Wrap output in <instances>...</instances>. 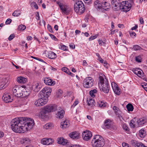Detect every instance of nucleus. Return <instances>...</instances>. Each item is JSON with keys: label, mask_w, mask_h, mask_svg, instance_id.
<instances>
[{"label": "nucleus", "mask_w": 147, "mask_h": 147, "mask_svg": "<svg viewBox=\"0 0 147 147\" xmlns=\"http://www.w3.org/2000/svg\"><path fill=\"white\" fill-rule=\"evenodd\" d=\"M34 124V120L30 118H16L12 121L11 128L16 133H24L29 130Z\"/></svg>", "instance_id": "obj_1"}, {"label": "nucleus", "mask_w": 147, "mask_h": 147, "mask_svg": "<svg viewBox=\"0 0 147 147\" xmlns=\"http://www.w3.org/2000/svg\"><path fill=\"white\" fill-rule=\"evenodd\" d=\"M91 143L93 147H102L105 144V140L102 136L96 135L94 136Z\"/></svg>", "instance_id": "obj_2"}, {"label": "nucleus", "mask_w": 147, "mask_h": 147, "mask_svg": "<svg viewBox=\"0 0 147 147\" xmlns=\"http://www.w3.org/2000/svg\"><path fill=\"white\" fill-rule=\"evenodd\" d=\"M74 10L76 13L80 14L83 13L85 10L84 5L81 1H76L74 4Z\"/></svg>", "instance_id": "obj_3"}, {"label": "nucleus", "mask_w": 147, "mask_h": 147, "mask_svg": "<svg viewBox=\"0 0 147 147\" xmlns=\"http://www.w3.org/2000/svg\"><path fill=\"white\" fill-rule=\"evenodd\" d=\"M133 3L132 0L123 1L121 2L119 9L122 10L123 11L127 12L130 9Z\"/></svg>", "instance_id": "obj_4"}, {"label": "nucleus", "mask_w": 147, "mask_h": 147, "mask_svg": "<svg viewBox=\"0 0 147 147\" xmlns=\"http://www.w3.org/2000/svg\"><path fill=\"white\" fill-rule=\"evenodd\" d=\"M94 80L90 77L86 78L84 80L83 85L84 87L89 88L91 87L94 84Z\"/></svg>", "instance_id": "obj_5"}, {"label": "nucleus", "mask_w": 147, "mask_h": 147, "mask_svg": "<svg viewBox=\"0 0 147 147\" xmlns=\"http://www.w3.org/2000/svg\"><path fill=\"white\" fill-rule=\"evenodd\" d=\"M106 81L105 82L98 85L101 90L103 91L105 93H108L109 92L110 88L108 81Z\"/></svg>", "instance_id": "obj_6"}, {"label": "nucleus", "mask_w": 147, "mask_h": 147, "mask_svg": "<svg viewBox=\"0 0 147 147\" xmlns=\"http://www.w3.org/2000/svg\"><path fill=\"white\" fill-rule=\"evenodd\" d=\"M52 91L51 88L49 87L46 86L43 88L40 92V96L47 97V98L49 96Z\"/></svg>", "instance_id": "obj_7"}, {"label": "nucleus", "mask_w": 147, "mask_h": 147, "mask_svg": "<svg viewBox=\"0 0 147 147\" xmlns=\"http://www.w3.org/2000/svg\"><path fill=\"white\" fill-rule=\"evenodd\" d=\"M121 2L119 0H112L111 5L113 9L116 11L119 9Z\"/></svg>", "instance_id": "obj_8"}, {"label": "nucleus", "mask_w": 147, "mask_h": 147, "mask_svg": "<svg viewBox=\"0 0 147 147\" xmlns=\"http://www.w3.org/2000/svg\"><path fill=\"white\" fill-rule=\"evenodd\" d=\"M43 109L48 113L56 111L57 109V106L55 104L50 105H47Z\"/></svg>", "instance_id": "obj_9"}, {"label": "nucleus", "mask_w": 147, "mask_h": 147, "mask_svg": "<svg viewBox=\"0 0 147 147\" xmlns=\"http://www.w3.org/2000/svg\"><path fill=\"white\" fill-rule=\"evenodd\" d=\"M82 137L83 139L86 141L90 140L92 137V134L90 131H84L82 133Z\"/></svg>", "instance_id": "obj_10"}, {"label": "nucleus", "mask_w": 147, "mask_h": 147, "mask_svg": "<svg viewBox=\"0 0 147 147\" xmlns=\"http://www.w3.org/2000/svg\"><path fill=\"white\" fill-rule=\"evenodd\" d=\"M60 9L63 15H67L70 13V9L69 6L66 5H63Z\"/></svg>", "instance_id": "obj_11"}, {"label": "nucleus", "mask_w": 147, "mask_h": 147, "mask_svg": "<svg viewBox=\"0 0 147 147\" xmlns=\"http://www.w3.org/2000/svg\"><path fill=\"white\" fill-rule=\"evenodd\" d=\"M43 80L44 83L47 85L54 86L55 84V81L49 78H45Z\"/></svg>", "instance_id": "obj_12"}, {"label": "nucleus", "mask_w": 147, "mask_h": 147, "mask_svg": "<svg viewBox=\"0 0 147 147\" xmlns=\"http://www.w3.org/2000/svg\"><path fill=\"white\" fill-rule=\"evenodd\" d=\"M46 54V56L51 59H54L57 57L56 54L51 51H45Z\"/></svg>", "instance_id": "obj_13"}, {"label": "nucleus", "mask_w": 147, "mask_h": 147, "mask_svg": "<svg viewBox=\"0 0 147 147\" xmlns=\"http://www.w3.org/2000/svg\"><path fill=\"white\" fill-rule=\"evenodd\" d=\"M2 98L4 102L6 103L11 102L13 100V99L11 98L9 94L6 92L4 94Z\"/></svg>", "instance_id": "obj_14"}, {"label": "nucleus", "mask_w": 147, "mask_h": 147, "mask_svg": "<svg viewBox=\"0 0 147 147\" xmlns=\"http://www.w3.org/2000/svg\"><path fill=\"white\" fill-rule=\"evenodd\" d=\"M53 141L51 138H44L41 140V142L42 144L45 145H49L52 144Z\"/></svg>", "instance_id": "obj_15"}, {"label": "nucleus", "mask_w": 147, "mask_h": 147, "mask_svg": "<svg viewBox=\"0 0 147 147\" xmlns=\"http://www.w3.org/2000/svg\"><path fill=\"white\" fill-rule=\"evenodd\" d=\"M99 79L98 85L105 82L106 80L108 81V80L106 78V76L102 73L99 74Z\"/></svg>", "instance_id": "obj_16"}, {"label": "nucleus", "mask_w": 147, "mask_h": 147, "mask_svg": "<svg viewBox=\"0 0 147 147\" xmlns=\"http://www.w3.org/2000/svg\"><path fill=\"white\" fill-rule=\"evenodd\" d=\"M147 122V119L145 118H141L139 119L137 121V127L143 126Z\"/></svg>", "instance_id": "obj_17"}, {"label": "nucleus", "mask_w": 147, "mask_h": 147, "mask_svg": "<svg viewBox=\"0 0 147 147\" xmlns=\"http://www.w3.org/2000/svg\"><path fill=\"white\" fill-rule=\"evenodd\" d=\"M57 141L58 144H62L63 145H66L68 143V140L65 139L62 137L58 138L57 139Z\"/></svg>", "instance_id": "obj_18"}, {"label": "nucleus", "mask_w": 147, "mask_h": 147, "mask_svg": "<svg viewBox=\"0 0 147 147\" xmlns=\"http://www.w3.org/2000/svg\"><path fill=\"white\" fill-rule=\"evenodd\" d=\"M69 135L71 138L76 140L79 139L80 136V134L76 131L70 133Z\"/></svg>", "instance_id": "obj_19"}, {"label": "nucleus", "mask_w": 147, "mask_h": 147, "mask_svg": "<svg viewBox=\"0 0 147 147\" xmlns=\"http://www.w3.org/2000/svg\"><path fill=\"white\" fill-rule=\"evenodd\" d=\"M32 88L34 91L36 92H38L39 91L40 87L39 86L37 82H35L33 83Z\"/></svg>", "instance_id": "obj_20"}, {"label": "nucleus", "mask_w": 147, "mask_h": 147, "mask_svg": "<svg viewBox=\"0 0 147 147\" xmlns=\"http://www.w3.org/2000/svg\"><path fill=\"white\" fill-rule=\"evenodd\" d=\"M65 111L64 110H61L59 111L56 114V117L59 119H62L64 116Z\"/></svg>", "instance_id": "obj_21"}, {"label": "nucleus", "mask_w": 147, "mask_h": 147, "mask_svg": "<svg viewBox=\"0 0 147 147\" xmlns=\"http://www.w3.org/2000/svg\"><path fill=\"white\" fill-rule=\"evenodd\" d=\"M27 80V79L22 76H19L17 78V81L19 83L24 84Z\"/></svg>", "instance_id": "obj_22"}, {"label": "nucleus", "mask_w": 147, "mask_h": 147, "mask_svg": "<svg viewBox=\"0 0 147 147\" xmlns=\"http://www.w3.org/2000/svg\"><path fill=\"white\" fill-rule=\"evenodd\" d=\"M47 113H48L47 112L43 109L41 111L40 113V115L42 118L45 119L47 118L48 116L47 115Z\"/></svg>", "instance_id": "obj_23"}, {"label": "nucleus", "mask_w": 147, "mask_h": 147, "mask_svg": "<svg viewBox=\"0 0 147 147\" xmlns=\"http://www.w3.org/2000/svg\"><path fill=\"white\" fill-rule=\"evenodd\" d=\"M111 124V121L109 119L105 120L104 121V125L106 128L107 129L109 128Z\"/></svg>", "instance_id": "obj_24"}, {"label": "nucleus", "mask_w": 147, "mask_h": 147, "mask_svg": "<svg viewBox=\"0 0 147 147\" xmlns=\"http://www.w3.org/2000/svg\"><path fill=\"white\" fill-rule=\"evenodd\" d=\"M94 5L96 9H100L102 8V4L101 2L98 0L96 1L94 3Z\"/></svg>", "instance_id": "obj_25"}, {"label": "nucleus", "mask_w": 147, "mask_h": 147, "mask_svg": "<svg viewBox=\"0 0 147 147\" xmlns=\"http://www.w3.org/2000/svg\"><path fill=\"white\" fill-rule=\"evenodd\" d=\"M110 7V5L107 2H105L104 3H102V8L107 11H108Z\"/></svg>", "instance_id": "obj_26"}, {"label": "nucleus", "mask_w": 147, "mask_h": 147, "mask_svg": "<svg viewBox=\"0 0 147 147\" xmlns=\"http://www.w3.org/2000/svg\"><path fill=\"white\" fill-rule=\"evenodd\" d=\"M30 93V91L26 90V89H25L24 90L22 91V94H23V96H22L21 97L27 98L28 96L29 95Z\"/></svg>", "instance_id": "obj_27"}, {"label": "nucleus", "mask_w": 147, "mask_h": 147, "mask_svg": "<svg viewBox=\"0 0 147 147\" xmlns=\"http://www.w3.org/2000/svg\"><path fill=\"white\" fill-rule=\"evenodd\" d=\"M87 102L88 103V105L91 107L94 106L95 104V102L94 100L92 98H89V100L87 98Z\"/></svg>", "instance_id": "obj_28"}, {"label": "nucleus", "mask_w": 147, "mask_h": 147, "mask_svg": "<svg viewBox=\"0 0 147 147\" xmlns=\"http://www.w3.org/2000/svg\"><path fill=\"white\" fill-rule=\"evenodd\" d=\"M69 123L67 120L64 121L61 123V127L62 128H66L68 127Z\"/></svg>", "instance_id": "obj_29"}, {"label": "nucleus", "mask_w": 147, "mask_h": 147, "mask_svg": "<svg viewBox=\"0 0 147 147\" xmlns=\"http://www.w3.org/2000/svg\"><path fill=\"white\" fill-rule=\"evenodd\" d=\"M97 105L100 107L103 108L106 106V103L102 101H99L97 103Z\"/></svg>", "instance_id": "obj_30"}, {"label": "nucleus", "mask_w": 147, "mask_h": 147, "mask_svg": "<svg viewBox=\"0 0 147 147\" xmlns=\"http://www.w3.org/2000/svg\"><path fill=\"white\" fill-rule=\"evenodd\" d=\"M139 135L142 138H144L146 135V131L144 129H140L139 131Z\"/></svg>", "instance_id": "obj_31"}, {"label": "nucleus", "mask_w": 147, "mask_h": 147, "mask_svg": "<svg viewBox=\"0 0 147 147\" xmlns=\"http://www.w3.org/2000/svg\"><path fill=\"white\" fill-rule=\"evenodd\" d=\"M40 100L39 99H38L37 100H36L34 103V105L36 107L38 106H41L43 105V103H44L45 102V101H44L43 102H40Z\"/></svg>", "instance_id": "obj_32"}, {"label": "nucleus", "mask_w": 147, "mask_h": 147, "mask_svg": "<svg viewBox=\"0 0 147 147\" xmlns=\"http://www.w3.org/2000/svg\"><path fill=\"white\" fill-rule=\"evenodd\" d=\"M97 92V91L96 89H94L90 90L89 92V94L92 97L94 98L95 97V95L96 94Z\"/></svg>", "instance_id": "obj_33"}, {"label": "nucleus", "mask_w": 147, "mask_h": 147, "mask_svg": "<svg viewBox=\"0 0 147 147\" xmlns=\"http://www.w3.org/2000/svg\"><path fill=\"white\" fill-rule=\"evenodd\" d=\"M17 90H18L16 93L15 94V96L17 97H21L22 96H23V94H22V91L19 88H17Z\"/></svg>", "instance_id": "obj_34"}, {"label": "nucleus", "mask_w": 147, "mask_h": 147, "mask_svg": "<svg viewBox=\"0 0 147 147\" xmlns=\"http://www.w3.org/2000/svg\"><path fill=\"white\" fill-rule=\"evenodd\" d=\"M140 143L135 140H131L130 142L131 145L134 147H137L138 146L139 144H140Z\"/></svg>", "instance_id": "obj_35"}, {"label": "nucleus", "mask_w": 147, "mask_h": 147, "mask_svg": "<svg viewBox=\"0 0 147 147\" xmlns=\"http://www.w3.org/2000/svg\"><path fill=\"white\" fill-rule=\"evenodd\" d=\"M136 122L134 121L133 119L131 120L129 123V126L131 128H134L137 126L136 125Z\"/></svg>", "instance_id": "obj_36"}, {"label": "nucleus", "mask_w": 147, "mask_h": 147, "mask_svg": "<svg viewBox=\"0 0 147 147\" xmlns=\"http://www.w3.org/2000/svg\"><path fill=\"white\" fill-rule=\"evenodd\" d=\"M126 108L127 111L129 112L132 111L134 109L133 106L130 103H129L127 105Z\"/></svg>", "instance_id": "obj_37"}, {"label": "nucleus", "mask_w": 147, "mask_h": 147, "mask_svg": "<svg viewBox=\"0 0 147 147\" xmlns=\"http://www.w3.org/2000/svg\"><path fill=\"white\" fill-rule=\"evenodd\" d=\"M40 96L41 97L39 98V99L40 100V102H44V101H45V103H43L44 104H43V105H45L47 102L48 101V98H47V97H45L44 96V97L42 96Z\"/></svg>", "instance_id": "obj_38"}, {"label": "nucleus", "mask_w": 147, "mask_h": 147, "mask_svg": "<svg viewBox=\"0 0 147 147\" xmlns=\"http://www.w3.org/2000/svg\"><path fill=\"white\" fill-rule=\"evenodd\" d=\"M116 116L119 117V119H121V117H122V112L119 109L115 112Z\"/></svg>", "instance_id": "obj_39"}, {"label": "nucleus", "mask_w": 147, "mask_h": 147, "mask_svg": "<svg viewBox=\"0 0 147 147\" xmlns=\"http://www.w3.org/2000/svg\"><path fill=\"white\" fill-rule=\"evenodd\" d=\"M113 90L115 93L117 95H120L121 92V89L118 87L113 89Z\"/></svg>", "instance_id": "obj_40"}, {"label": "nucleus", "mask_w": 147, "mask_h": 147, "mask_svg": "<svg viewBox=\"0 0 147 147\" xmlns=\"http://www.w3.org/2000/svg\"><path fill=\"white\" fill-rule=\"evenodd\" d=\"M52 127V125L51 123H48L45 125L44 127L46 129H50Z\"/></svg>", "instance_id": "obj_41"}, {"label": "nucleus", "mask_w": 147, "mask_h": 147, "mask_svg": "<svg viewBox=\"0 0 147 147\" xmlns=\"http://www.w3.org/2000/svg\"><path fill=\"white\" fill-rule=\"evenodd\" d=\"M142 49V48L138 45H134L132 48V49L135 51L140 50Z\"/></svg>", "instance_id": "obj_42"}, {"label": "nucleus", "mask_w": 147, "mask_h": 147, "mask_svg": "<svg viewBox=\"0 0 147 147\" xmlns=\"http://www.w3.org/2000/svg\"><path fill=\"white\" fill-rule=\"evenodd\" d=\"M20 14V11L19 10H16L12 13V15L14 16L18 17Z\"/></svg>", "instance_id": "obj_43"}, {"label": "nucleus", "mask_w": 147, "mask_h": 147, "mask_svg": "<svg viewBox=\"0 0 147 147\" xmlns=\"http://www.w3.org/2000/svg\"><path fill=\"white\" fill-rule=\"evenodd\" d=\"M21 142L23 144H27L30 142V140L28 138H24L22 140Z\"/></svg>", "instance_id": "obj_44"}, {"label": "nucleus", "mask_w": 147, "mask_h": 147, "mask_svg": "<svg viewBox=\"0 0 147 147\" xmlns=\"http://www.w3.org/2000/svg\"><path fill=\"white\" fill-rule=\"evenodd\" d=\"M26 28V26L24 25L21 24L19 26L18 29L19 30L23 31Z\"/></svg>", "instance_id": "obj_45"}, {"label": "nucleus", "mask_w": 147, "mask_h": 147, "mask_svg": "<svg viewBox=\"0 0 147 147\" xmlns=\"http://www.w3.org/2000/svg\"><path fill=\"white\" fill-rule=\"evenodd\" d=\"M98 36V34H96L94 36H91L88 38V40L89 41L92 40L95 38H96Z\"/></svg>", "instance_id": "obj_46"}, {"label": "nucleus", "mask_w": 147, "mask_h": 147, "mask_svg": "<svg viewBox=\"0 0 147 147\" xmlns=\"http://www.w3.org/2000/svg\"><path fill=\"white\" fill-rule=\"evenodd\" d=\"M122 127L123 129L126 131L128 132L129 131V128L125 124H123Z\"/></svg>", "instance_id": "obj_47"}, {"label": "nucleus", "mask_w": 147, "mask_h": 147, "mask_svg": "<svg viewBox=\"0 0 147 147\" xmlns=\"http://www.w3.org/2000/svg\"><path fill=\"white\" fill-rule=\"evenodd\" d=\"M31 5L33 6L34 8L36 9H37L38 8V6L36 3L34 2V1L31 3Z\"/></svg>", "instance_id": "obj_48"}, {"label": "nucleus", "mask_w": 147, "mask_h": 147, "mask_svg": "<svg viewBox=\"0 0 147 147\" xmlns=\"http://www.w3.org/2000/svg\"><path fill=\"white\" fill-rule=\"evenodd\" d=\"M111 86L113 90L118 87L117 84L114 82H113L111 83Z\"/></svg>", "instance_id": "obj_49"}, {"label": "nucleus", "mask_w": 147, "mask_h": 147, "mask_svg": "<svg viewBox=\"0 0 147 147\" xmlns=\"http://www.w3.org/2000/svg\"><path fill=\"white\" fill-rule=\"evenodd\" d=\"M61 70L63 71L64 72L66 73L67 74L69 71L68 69L66 67H62L61 69Z\"/></svg>", "instance_id": "obj_50"}, {"label": "nucleus", "mask_w": 147, "mask_h": 147, "mask_svg": "<svg viewBox=\"0 0 147 147\" xmlns=\"http://www.w3.org/2000/svg\"><path fill=\"white\" fill-rule=\"evenodd\" d=\"M60 48L61 49L64 51H67L68 50V47L65 45L61 46Z\"/></svg>", "instance_id": "obj_51"}, {"label": "nucleus", "mask_w": 147, "mask_h": 147, "mask_svg": "<svg viewBox=\"0 0 147 147\" xmlns=\"http://www.w3.org/2000/svg\"><path fill=\"white\" fill-rule=\"evenodd\" d=\"M6 86L5 82H3L2 84L0 85V90L4 89L6 87Z\"/></svg>", "instance_id": "obj_52"}, {"label": "nucleus", "mask_w": 147, "mask_h": 147, "mask_svg": "<svg viewBox=\"0 0 147 147\" xmlns=\"http://www.w3.org/2000/svg\"><path fill=\"white\" fill-rule=\"evenodd\" d=\"M136 60L137 62H141V57L140 56H138L136 57Z\"/></svg>", "instance_id": "obj_53"}, {"label": "nucleus", "mask_w": 147, "mask_h": 147, "mask_svg": "<svg viewBox=\"0 0 147 147\" xmlns=\"http://www.w3.org/2000/svg\"><path fill=\"white\" fill-rule=\"evenodd\" d=\"M109 129L111 130H115L116 129V127L115 125L111 124Z\"/></svg>", "instance_id": "obj_54"}, {"label": "nucleus", "mask_w": 147, "mask_h": 147, "mask_svg": "<svg viewBox=\"0 0 147 147\" xmlns=\"http://www.w3.org/2000/svg\"><path fill=\"white\" fill-rule=\"evenodd\" d=\"M142 87L146 92H147V83H144L141 85Z\"/></svg>", "instance_id": "obj_55"}, {"label": "nucleus", "mask_w": 147, "mask_h": 147, "mask_svg": "<svg viewBox=\"0 0 147 147\" xmlns=\"http://www.w3.org/2000/svg\"><path fill=\"white\" fill-rule=\"evenodd\" d=\"M47 29L51 33H53V31L52 27L50 25L48 24L47 25Z\"/></svg>", "instance_id": "obj_56"}, {"label": "nucleus", "mask_w": 147, "mask_h": 147, "mask_svg": "<svg viewBox=\"0 0 147 147\" xmlns=\"http://www.w3.org/2000/svg\"><path fill=\"white\" fill-rule=\"evenodd\" d=\"M17 88L18 87H14L12 89V92L13 93V94L14 96L15 94H16V93L17 90H17Z\"/></svg>", "instance_id": "obj_57"}, {"label": "nucleus", "mask_w": 147, "mask_h": 147, "mask_svg": "<svg viewBox=\"0 0 147 147\" xmlns=\"http://www.w3.org/2000/svg\"><path fill=\"white\" fill-rule=\"evenodd\" d=\"M79 102L77 100H76L74 103L71 106V108H74L79 103Z\"/></svg>", "instance_id": "obj_58"}, {"label": "nucleus", "mask_w": 147, "mask_h": 147, "mask_svg": "<svg viewBox=\"0 0 147 147\" xmlns=\"http://www.w3.org/2000/svg\"><path fill=\"white\" fill-rule=\"evenodd\" d=\"M15 37V35L13 34H11L8 38L9 40H12Z\"/></svg>", "instance_id": "obj_59"}, {"label": "nucleus", "mask_w": 147, "mask_h": 147, "mask_svg": "<svg viewBox=\"0 0 147 147\" xmlns=\"http://www.w3.org/2000/svg\"><path fill=\"white\" fill-rule=\"evenodd\" d=\"M130 36L133 38H135L136 36V34L135 32H132L130 33Z\"/></svg>", "instance_id": "obj_60"}, {"label": "nucleus", "mask_w": 147, "mask_h": 147, "mask_svg": "<svg viewBox=\"0 0 147 147\" xmlns=\"http://www.w3.org/2000/svg\"><path fill=\"white\" fill-rule=\"evenodd\" d=\"M49 35L51 38L52 39L56 41L57 39V38L56 37L53 35L51 34H49Z\"/></svg>", "instance_id": "obj_61"}, {"label": "nucleus", "mask_w": 147, "mask_h": 147, "mask_svg": "<svg viewBox=\"0 0 147 147\" xmlns=\"http://www.w3.org/2000/svg\"><path fill=\"white\" fill-rule=\"evenodd\" d=\"M57 5L59 6L60 9L64 5V4H62L59 1L57 2Z\"/></svg>", "instance_id": "obj_62"}, {"label": "nucleus", "mask_w": 147, "mask_h": 147, "mask_svg": "<svg viewBox=\"0 0 147 147\" xmlns=\"http://www.w3.org/2000/svg\"><path fill=\"white\" fill-rule=\"evenodd\" d=\"M142 72V71L141 69H139L138 71V73H137V74L136 75L139 77H140L141 76Z\"/></svg>", "instance_id": "obj_63"}, {"label": "nucleus", "mask_w": 147, "mask_h": 147, "mask_svg": "<svg viewBox=\"0 0 147 147\" xmlns=\"http://www.w3.org/2000/svg\"><path fill=\"white\" fill-rule=\"evenodd\" d=\"M122 145L123 147H131L129 146V144L126 143H123Z\"/></svg>", "instance_id": "obj_64"}]
</instances>
